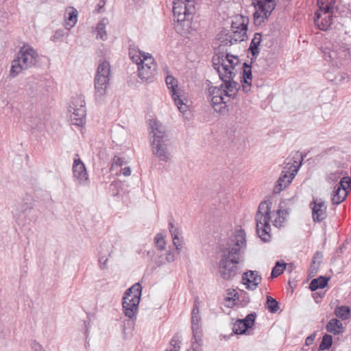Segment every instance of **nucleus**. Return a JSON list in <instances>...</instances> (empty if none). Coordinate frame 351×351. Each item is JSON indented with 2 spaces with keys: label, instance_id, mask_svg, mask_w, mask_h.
<instances>
[{
  "label": "nucleus",
  "instance_id": "nucleus-1",
  "mask_svg": "<svg viewBox=\"0 0 351 351\" xmlns=\"http://www.w3.org/2000/svg\"><path fill=\"white\" fill-rule=\"evenodd\" d=\"M246 245L245 233L243 230H235L221 249V277L232 280L239 274V263L243 261L241 252Z\"/></svg>",
  "mask_w": 351,
  "mask_h": 351
},
{
  "label": "nucleus",
  "instance_id": "nucleus-2",
  "mask_svg": "<svg viewBox=\"0 0 351 351\" xmlns=\"http://www.w3.org/2000/svg\"><path fill=\"white\" fill-rule=\"evenodd\" d=\"M151 142L153 154L160 160L167 162L170 159V153L167 149L170 139L166 128L158 120H150Z\"/></svg>",
  "mask_w": 351,
  "mask_h": 351
},
{
  "label": "nucleus",
  "instance_id": "nucleus-3",
  "mask_svg": "<svg viewBox=\"0 0 351 351\" xmlns=\"http://www.w3.org/2000/svg\"><path fill=\"white\" fill-rule=\"evenodd\" d=\"M38 59L37 51L30 45H24L20 48L16 58L12 61L10 76L15 77L23 71L36 65Z\"/></svg>",
  "mask_w": 351,
  "mask_h": 351
},
{
  "label": "nucleus",
  "instance_id": "nucleus-4",
  "mask_svg": "<svg viewBox=\"0 0 351 351\" xmlns=\"http://www.w3.org/2000/svg\"><path fill=\"white\" fill-rule=\"evenodd\" d=\"M195 0L173 1V13L177 21L176 31H180L182 26H183L186 27V29L181 34H186L189 32L191 27V20H192L193 15L195 12Z\"/></svg>",
  "mask_w": 351,
  "mask_h": 351
},
{
  "label": "nucleus",
  "instance_id": "nucleus-5",
  "mask_svg": "<svg viewBox=\"0 0 351 351\" xmlns=\"http://www.w3.org/2000/svg\"><path fill=\"white\" fill-rule=\"evenodd\" d=\"M271 204L269 202H261L256 214V232L258 237L264 242H267L271 239Z\"/></svg>",
  "mask_w": 351,
  "mask_h": 351
},
{
  "label": "nucleus",
  "instance_id": "nucleus-6",
  "mask_svg": "<svg viewBox=\"0 0 351 351\" xmlns=\"http://www.w3.org/2000/svg\"><path fill=\"white\" fill-rule=\"evenodd\" d=\"M304 160V156L300 152H297L293 156V163L288 162L285 167V169L281 176L278 178L276 184L274 188V193H279L282 190L286 189L292 180L297 174L300 166L302 165Z\"/></svg>",
  "mask_w": 351,
  "mask_h": 351
},
{
  "label": "nucleus",
  "instance_id": "nucleus-7",
  "mask_svg": "<svg viewBox=\"0 0 351 351\" xmlns=\"http://www.w3.org/2000/svg\"><path fill=\"white\" fill-rule=\"evenodd\" d=\"M335 2V0H317L319 9L315 12L314 22L320 30L326 31L331 26Z\"/></svg>",
  "mask_w": 351,
  "mask_h": 351
},
{
  "label": "nucleus",
  "instance_id": "nucleus-8",
  "mask_svg": "<svg viewBox=\"0 0 351 351\" xmlns=\"http://www.w3.org/2000/svg\"><path fill=\"white\" fill-rule=\"evenodd\" d=\"M142 287L138 282L128 289L123 298L122 306L125 315L130 319L136 317L140 302Z\"/></svg>",
  "mask_w": 351,
  "mask_h": 351
},
{
  "label": "nucleus",
  "instance_id": "nucleus-9",
  "mask_svg": "<svg viewBox=\"0 0 351 351\" xmlns=\"http://www.w3.org/2000/svg\"><path fill=\"white\" fill-rule=\"evenodd\" d=\"M248 23L249 19L246 16L239 14L233 16L231 20L232 34L229 36L230 40L228 38L221 40V46L245 40L247 38ZM221 39H222L221 37Z\"/></svg>",
  "mask_w": 351,
  "mask_h": 351
},
{
  "label": "nucleus",
  "instance_id": "nucleus-10",
  "mask_svg": "<svg viewBox=\"0 0 351 351\" xmlns=\"http://www.w3.org/2000/svg\"><path fill=\"white\" fill-rule=\"evenodd\" d=\"M199 306V299L198 297H195L191 316V330L194 339V341L192 342L191 345L193 351H201L200 346L202 344L203 333Z\"/></svg>",
  "mask_w": 351,
  "mask_h": 351
},
{
  "label": "nucleus",
  "instance_id": "nucleus-11",
  "mask_svg": "<svg viewBox=\"0 0 351 351\" xmlns=\"http://www.w3.org/2000/svg\"><path fill=\"white\" fill-rule=\"evenodd\" d=\"M110 76V66L108 62L103 60L99 62L95 77V97L100 99L106 94Z\"/></svg>",
  "mask_w": 351,
  "mask_h": 351
},
{
  "label": "nucleus",
  "instance_id": "nucleus-12",
  "mask_svg": "<svg viewBox=\"0 0 351 351\" xmlns=\"http://www.w3.org/2000/svg\"><path fill=\"white\" fill-rule=\"evenodd\" d=\"M71 124L78 127L83 126L86 123V109L84 99L81 96L72 98L69 106Z\"/></svg>",
  "mask_w": 351,
  "mask_h": 351
},
{
  "label": "nucleus",
  "instance_id": "nucleus-13",
  "mask_svg": "<svg viewBox=\"0 0 351 351\" xmlns=\"http://www.w3.org/2000/svg\"><path fill=\"white\" fill-rule=\"evenodd\" d=\"M252 4L255 8L254 21L256 25H262L276 5L275 0H252Z\"/></svg>",
  "mask_w": 351,
  "mask_h": 351
},
{
  "label": "nucleus",
  "instance_id": "nucleus-14",
  "mask_svg": "<svg viewBox=\"0 0 351 351\" xmlns=\"http://www.w3.org/2000/svg\"><path fill=\"white\" fill-rule=\"evenodd\" d=\"M143 57L145 61L138 66V77L142 80L152 82L157 73L156 66L154 63V60L150 54L148 56L143 54Z\"/></svg>",
  "mask_w": 351,
  "mask_h": 351
},
{
  "label": "nucleus",
  "instance_id": "nucleus-15",
  "mask_svg": "<svg viewBox=\"0 0 351 351\" xmlns=\"http://www.w3.org/2000/svg\"><path fill=\"white\" fill-rule=\"evenodd\" d=\"M165 82L168 89L171 92V97L174 101L175 104L178 108V110L181 112H184L187 110V105L184 102V100L181 99L180 95L178 94V82L177 79L171 75H168L165 77Z\"/></svg>",
  "mask_w": 351,
  "mask_h": 351
},
{
  "label": "nucleus",
  "instance_id": "nucleus-16",
  "mask_svg": "<svg viewBox=\"0 0 351 351\" xmlns=\"http://www.w3.org/2000/svg\"><path fill=\"white\" fill-rule=\"evenodd\" d=\"M221 75H222L221 73ZM234 76L235 73L233 71L228 72V74H223V76H221V80L223 82L221 84V90L223 88L225 95L230 97H234L239 90L238 83L233 80Z\"/></svg>",
  "mask_w": 351,
  "mask_h": 351
},
{
  "label": "nucleus",
  "instance_id": "nucleus-17",
  "mask_svg": "<svg viewBox=\"0 0 351 351\" xmlns=\"http://www.w3.org/2000/svg\"><path fill=\"white\" fill-rule=\"evenodd\" d=\"M310 206L312 209V217L314 221L321 222L327 217V206L322 199L313 198Z\"/></svg>",
  "mask_w": 351,
  "mask_h": 351
},
{
  "label": "nucleus",
  "instance_id": "nucleus-18",
  "mask_svg": "<svg viewBox=\"0 0 351 351\" xmlns=\"http://www.w3.org/2000/svg\"><path fill=\"white\" fill-rule=\"evenodd\" d=\"M73 173L80 184L86 186L88 184V176L85 165L79 158L74 159Z\"/></svg>",
  "mask_w": 351,
  "mask_h": 351
},
{
  "label": "nucleus",
  "instance_id": "nucleus-19",
  "mask_svg": "<svg viewBox=\"0 0 351 351\" xmlns=\"http://www.w3.org/2000/svg\"><path fill=\"white\" fill-rule=\"evenodd\" d=\"M206 96L216 112L219 111V87L213 86L211 81L206 80Z\"/></svg>",
  "mask_w": 351,
  "mask_h": 351
},
{
  "label": "nucleus",
  "instance_id": "nucleus-20",
  "mask_svg": "<svg viewBox=\"0 0 351 351\" xmlns=\"http://www.w3.org/2000/svg\"><path fill=\"white\" fill-rule=\"evenodd\" d=\"M255 317V313H250L245 319L237 320L233 325V332L240 335L245 333L248 328L254 325Z\"/></svg>",
  "mask_w": 351,
  "mask_h": 351
},
{
  "label": "nucleus",
  "instance_id": "nucleus-21",
  "mask_svg": "<svg viewBox=\"0 0 351 351\" xmlns=\"http://www.w3.org/2000/svg\"><path fill=\"white\" fill-rule=\"evenodd\" d=\"M243 282L247 285V289L254 290L261 283L262 278L256 271L245 272L242 277Z\"/></svg>",
  "mask_w": 351,
  "mask_h": 351
},
{
  "label": "nucleus",
  "instance_id": "nucleus-22",
  "mask_svg": "<svg viewBox=\"0 0 351 351\" xmlns=\"http://www.w3.org/2000/svg\"><path fill=\"white\" fill-rule=\"evenodd\" d=\"M221 66H222L224 71L223 74H228V72H234L235 66L239 64V59L237 56L229 55L226 53L225 59L221 57Z\"/></svg>",
  "mask_w": 351,
  "mask_h": 351
},
{
  "label": "nucleus",
  "instance_id": "nucleus-23",
  "mask_svg": "<svg viewBox=\"0 0 351 351\" xmlns=\"http://www.w3.org/2000/svg\"><path fill=\"white\" fill-rule=\"evenodd\" d=\"M252 79V67L247 63H244L243 71V80L241 81V82L243 83L242 89L245 93H247L250 90Z\"/></svg>",
  "mask_w": 351,
  "mask_h": 351
},
{
  "label": "nucleus",
  "instance_id": "nucleus-24",
  "mask_svg": "<svg viewBox=\"0 0 351 351\" xmlns=\"http://www.w3.org/2000/svg\"><path fill=\"white\" fill-rule=\"evenodd\" d=\"M129 56L132 61L136 63L138 66L141 63H143L144 60L143 54L148 56L149 53H145L141 51L136 45L134 44H130L129 46Z\"/></svg>",
  "mask_w": 351,
  "mask_h": 351
},
{
  "label": "nucleus",
  "instance_id": "nucleus-25",
  "mask_svg": "<svg viewBox=\"0 0 351 351\" xmlns=\"http://www.w3.org/2000/svg\"><path fill=\"white\" fill-rule=\"evenodd\" d=\"M32 208L31 204L27 202H22L19 204L15 210H12L13 216L15 218L16 222L19 224H23L21 221V217L22 215L26 214L27 212Z\"/></svg>",
  "mask_w": 351,
  "mask_h": 351
},
{
  "label": "nucleus",
  "instance_id": "nucleus-26",
  "mask_svg": "<svg viewBox=\"0 0 351 351\" xmlns=\"http://www.w3.org/2000/svg\"><path fill=\"white\" fill-rule=\"evenodd\" d=\"M326 329L328 332L337 335L343 332L344 328L341 321L333 318L328 322L326 326Z\"/></svg>",
  "mask_w": 351,
  "mask_h": 351
},
{
  "label": "nucleus",
  "instance_id": "nucleus-27",
  "mask_svg": "<svg viewBox=\"0 0 351 351\" xmlns=\"http://www.w3.org/2000/svg\"><path fill=\"white\" fill-rule=\"evenodd\" d=\"M262 36L260 33H256L254 36L253 39L251 41L249 51L251 52L254 58H256L260 53L258 47L261 45L262 40Z\"/></svg>",
  "mask_w": 351,
  "mask_h": 351
},
{
  "label": "nucleus",
  "instance_id": "nucleus-28",
  "mask_svg": "<svg viewBox=\"0 0 351 351\" xmlns=\"http://www.w3.org/2000/svg\"><path fill=\"white\" fill-rule=\"evenodd\" d=\"M108 23V20L106 18H103L97 23L95 30L97 32L96 38L97 39H101L106 40L108 38L107 33L106 31V26Z\"/></svg>",
  "mask_w": 351,
  "mask_h": 351
},
{
  "label": "nucleus",
  "instance_id": "nucleus-29",
  "mask_svg": "<svg viewBox=\"0 0 351 351\" xmlns=\"http://www.w3.org/2000/svg\"><path fill=\"white\" fill-rule=\"evenodd\" d=\"M215 237L214 241H210L207 244L204 246V250L207 252L210 256L213 257L219 252V239Z\"/></svg>",
  "mask_w": 351,
  "mask_h": 351
},
{
  "label": "nucleus",
  "instance_id": "nucleus-30",
  "mask_svg": "<svg viewBox=\"0 0 351 351\" xmlns=\"http://www.w3.org/2000/svg\"><path fill=\"white\" fill-rule=\"evenodd\" d=\"M329 280V278L324 277V276H319L317 278H315L311 280L309 288L312 291H315L318 289H323L324 288Z\"/></svg>",
  "mask_w": 351,
  "mask_h": 351
},
{
  "label": "nucleus",
  "instance_id": "nucleus-31",
  "mask_svg": "<svg viewBox=\"0 0 351 351\" xmlns=\"http://www.w3.org/2000/svg\"><path fill=\"white\" fill-rule=\"evenodd\" d=\"M348 195V191H343L340 190L339 188H335L333 195L332 197V202L333 204H341L346 197Z\"/></svg>",
  "mask_w": 351,
  "mask_h": 351
},
{
  "label": "nucleus",
  "instance_id": "nucleus-32",
  "mask_svg": "<svg viewBox=\"0 0 351 351\" xmlns=\"http://www.w3.org/2000/svg\"><path fill=\"white\" fill-rule=\"evenodd\" d=\"M335 314L337 317L343 320H346L349 319L351 315L350 308L346 306H339L335 309Z\"/></svg>",
  "mask_w": 351,
  "mask_h": 351
},
{
  "label": "nucleus",
  "instance_id": "nucleus-33",
  "mask_svg": "<svg viewBox=\"0 0 351 351\" xmlns=\"http://www.w3.org/2000/svg\"><path fill=\"white\" fill-rule=\"evenodd\" d=\"M238 293L234 289H228L227 297L225 298L226 305L232 307L235 304V300L238 299Z\"/></svg>",
  "mask_w": 351,
  "mask_h": 351
},
{
  "label": "nucleus",
  "instance_id": "nucleus-34",
  "mask_svg": "<svg viewBox=\"0 0 351 351\" xmlns=\"http://www.w3.org/2000/svg\"><path fill=\"white\" fill-rule=\"evenodd\" d=\"M335 188H339L340 190L348 191L351 189V178L349 176H343L341 178L339 184H336Z\"/></svg>",
  "mask_w": 351,
  "mask_h": 351
},
{
  "label": "nucleus",
  "instance_id": "nucleus-35",
  "mask_svg": "<svg viewBox=\"0 0 351 351\" xmlns=\"http://www.w3.org/2000/svg\"><path fill=\"white\" fill-rule=\"evenodd\" d=\"M180 345V337L178 335H175L170 341L169 346L165 351H180L181 347Z\"/></svg>",
  "mask_w": 351,
  "mask_h": 351
},
{
  "label": "nucleus",
  "instance_id": "nucleus-36",
  "mask_svg": "<svg viewBox=\"0 0 351 351\" xmlns=\"http://www.w3.org/2000/svg\"><path fill=\"white\" fill-rule=\"evenodd\" d=\"M266 307L272 313H276L280 308L278 302L269 295L267 296Z\"/></svg>",
  "mask_w": 351,
  "mask_h": 351
},
{
  "label": "nucleus",
  "instance_id": "nucleus-37",
  "mask_svg": "<svg viewBox=\"0 0 351 351\" xmlns=\"http://www.w3.org/2000/svg\"><path fill=\"white\" fill-rule=\"evenodd\" d=\"M332 343V337L330 335H324L319 346V350H328Z\"/></svg>",
  "mask_w": 351,
  "mask_h": 351
},
{
  "label": "nucleus",
  "instance_id": "nucleus-38",
  "mask_svg": "<svg viewBox=\"0 0 351 351\" xmlns=\"http://www.w3.org/2000/svg\"><path fill=\"white\" fill-rule=\"evenodd\" d=\"M71 9V10L68 12V16H66V23L71 27H73L77 22V11L73 8Z\"/></svg>",
  "mask_w": 351,
  "mask_h": 351
},
{
  "label": "nucleus",
  "instance_id": "nucleus-39",
  "mask_svg": "<svg viewBox=\"0 0 351 351\" xmlns=\"http://www.w3.org/2000/svg\"><path fill=\"white\" fill-rule=\"evenodd\" d=\"M286 267L285 263H280V262H277L276 263L275 267L273 268L271 271V277L276 278L280 276L281 274H282L284 269Z\"/></svg>",
  "mask_w": 351,
  "mask_h": 351
},
{
  "label": "nucleus",
  "instance_id": "nucleus-40",
  "mask_svg": "<svg viewBox=\"0 0 351 351\" xmlns=\"http://www.w3.org/2000/svg\"><path fill=\"white\" fill-rule=\"evenodd\" d=\"M154 240L156 246L159 250L162 251L163 250H165L166 241L165 239V237L162 234L158 233L156 235Z\"/></svg>",
  "mask_w": 351,
  "mask_h": 351
},
{
  "label": "nucleus",
  "instance_id": "nucleus-41",
  "mask_svg": "<svg viewBox=\"0 0 351 351\" xmlns=\"http://www.w3.org/2000/svg\"><path fill=\"white\" fill-rule=\"evenodd\" d=\"M343 171H337L334 173H330L326 176V181L330 184L336 183L342 176Z\"/></svg>",
  "mask_w": 351,
  "mask_h": 351
},
{
  "label": "nucleus",
  "instance_id": "nucleus-42",
  "mask_svg": "<svg viewBox=\"0 0 351 351\" xmlns=\"http://www.w3.org/2000/svg\"><path fill=\"white\" fill-rule=\"evenodd\" d=\"M126 163L125 157L121 156L120 155H115L112 160L111 169L115 167H121Z\"/></svg>",
  "mask_w": 351,
  "mask_h": 351
},
{
  "label": "nucleus",
  "instance_id": "nucleus-43",
  "mask_svg": "<svg viewBox=\"0 0 351 351\" xmlns=\"http://www.w3.org/2000/svg\"><path fill=\"white\" fill-rule=\"evenodd\" d=\"M213 66L217 73L219 75V52L215 47V56L213 58Z\"/></svg>",
  "mask_w": 351,
  "mask_h": 351
},
{
  "label": "nucleus",
  "instance_id": "nucleus-44",
  "mask_svg": "<svg viewBox=\"0 0 351 351\" xmlns=\"http://www.w3.org/2000/svg\"><path fill=\"white\" fill-rule=\"evenodd\" d=\"M179 234H174L171 236L172 240H173V244L176 247L175 251L176 252L177 254H179L180 253L181 249H182V245L180 239L178 237Z\"/></svg>",
  "mask_w": 351,
  "mask_h": 351
},
{
  "label": "nucleus",
  "instance_id": "nucleus-45",
  "mask_svg": "<svg viewBox=\"0 0 351 351\" xmlns=\"http://www.w3.org/2000/svg\"><path fill=\"white\" fill-rule=\"evenodd\" d=\"M286 213L285 210H278L277 211V217L278 218V219L277 218H276L274 219V221H273V224L274 226H276V227H278V226H281L282 225V223L284 221V218L282 217V215H284L285 213Z\"/></svg>",
  "mask_w": 351,
  "mask_h": 351
},
{
  "label": "nucleus",
  "instance_id": "nucleus-46",
  "mask_svg": "<svg viewBox=\"0 0 351 351\" xmlns=\"http://www.w3.org/2000/svg\"><path fill=\"white\" fill-rule=\"evenodd\" d=\"M320 263L319 262H315V261H312V263L309 267V274L311 276H315L317 274Z\"/></svg>",
  "mask_w": 351,
  "mask_h": 351
},
{
  "label": "nucleus",
  "instance_id": "nucleus-47",
  "mask_svg": "<svg viewBox=\"0 0 351 351\" xmlns=\"http://www.w3.org/2000/svg\"><path fill=\"white\" fill-rule=\"evenodd\" d=\"M99 261V268L101 270H104V269H108L107 263H108V257H106V256L100 255L99 256V261Z\"/></svg>",
  "mask_w": 351,
  "mask_h": 351
},
{
  "label": "nucleus",
  "instance_id": "nucleus-48",
  "mask_svg": "<svg viewBox=\"0 0 351 351\" xmlns=\"http://www.w3.org/2000/svg\"><path fill=\"white\" fill-rule=\"evenodd\" d=\"M30 347L32 351H45L43 346L36 340L31 342Z\"/></svg>",
  "mask_w": 351,
  "mask_h": 351
},
{
  "label": "nucleus",
  "instance_id": "nucleus-49",
  "mask_svg": "<svg viewBox=\"0 0 351 351\" xmlns=\"http://www.w3.org/2000/svg\"><path fill=\"white\" fill-rule=\"evenodd\" d=\"M176 258V252L174 250H169L166 253L165 261L167 263H172Z\"/></svg>",
  "mask_w": 351,
  "mask_h": 351
},
{
  "label": "nucleus",
  "instance_id": "nucleus-50",
  "mask_svg": "<svg viewBox=\"0 0 351 351\" xmlns=\"http://www.w3.org/2000/svg\"><path fill=\"white\" fill-rule=\"evenodd\" d=\"M169 232L171 236L179 234V230L176 228L172 221L169 222Z\"/></svg>",
  "mask_w": 351,
  "mask_h": 351
},
{
  "label": "nucleus",
  "instance_id": "nucleus-51",
  "mask_svg": "<svg viewBox=\"0 0 351 351\" xmlns=\"http://www.w3.org/2000/svg\"><path fill=\"white\" fill-rule=\"evenodd\" d=\"M323 258V254L320 252H316L314 254L313 261H315V262H319V263H321V261Z\"/></svg>",
  "mask_w": 351,
  "mask_h": 351
},
{
  "label": "nucleus",
  "instance_id": "nucleus-52",
  "mask_svg": "<svg viewBox=\"0 0 351 351\" xmlns=\"http://www.w3.org/2000/svg\"><path fill=\"white\" fill-rule=\"evenodd\" d=\"M121 173L125 176H129L131 174V169L129 167H125L121 169Z\"/></svg>",
  "mask_w": 351,
  "mask_h": 351
},
{
  "label": "nucleus",
  "instance_id": "nucleus-53",
  "mask_svg": "<svg viewBox=\"0 0 351 351\" xmlns=\"http://www.w3.org/2000/svg\"><path fill=\"white\" fill-rule=\"evenodd\" d=\"M314 341V337L313 336H308L306 340H305V343L306 345H310Z\"/></svg>",
  "mask_w": 351,
  "mask_h": 351
},
{
  "label": "nucleus",
  "instance_id": "nucleus-54",
  "mask_svg": "<svg viewBox=\"0 0 351 351\" xmlns=\"http://www.w3.org/2000/svg\"><path fill=\"white\" fill-rule=\"evenodd\" d=\"M162 256H159V259L156 261V263L158 266H161L165 263L163 259H160Z\"/></svg>",
  "mask_w": 351,
  "mask_h": 351
},
{
  "label": "nucleus",
  "instance_id": "nucleus-55",
  "mask_svg": "<svg viewBox=\"0 0 351 351\" xmlns=\"http://www.w3.org/2000/svg\"><path fill=\"white\" fill-rule=\"evenodd\" d=\"M105 5V2L104 1V0H102L98 5H97V7H98V12H101V8L104 6Z\"/></svg>",
  "mask_w": 351,
  "mask_h": 351
},
{
  "label": "nucleus",
  "instance_id": "nucleus-56",
  "mask_svg": "<svg viewBox=\"0 0 351 351\" xmlns=\"http://www.w3.org/2000/svg\"><path fill=\"white\" fill-rule=\"evenodd\" d=\"M60 33L58 32V31H57L56 32V34L51 37V40L53 41H55L56 38L58 36H60Z\"/></svg>",
  "mask_w": 351,
  "mask_h": 351
},
{
  "label": "nucleus",
  "instance_id": "nucleus-57",
  "mask_svg": "<svg viewBox=\"0 0 351 351\" xmlns=\"http://www.w3.org/2000/svg\"><path fill=\"white\" fill-rule=\"evenodd\" d=\"M112 252V250H110L108 252V256H111V254Z\"/></svg>",
  "mask_w": 351,
  "mask_h": 351
},
{
  "label": "nucleus",
  "instance_id": "nucleus-58",
  "mask_svg": "<svg viewBox=\"0 0 351 351\" xmlns=\"http://www.w3.org/2000/svg\"><path fill=\"white\" fill-rule=\"evenodd\" d=\"M220 99H221V103H224V101H223V98L221 96L220 97Z\"/></svg>",
  "mask_w": 351,
  "mask_h": 351
},
{
  "label": "nucleus",
  "instance_id": "nucleus-59",
  "mask_svg": "<svg viewBox=\"0 0 351 351\" xmlns=\"http://www.w3.org/2000/svg\"><path fill=\"white\" fill-rule=\"evenodd\" d=\"M246 302H250V299H249V298H247V301H246Z\"/></svg>",
  "mask_w": 351,
  "mask_h": 351
}]
</instances>
